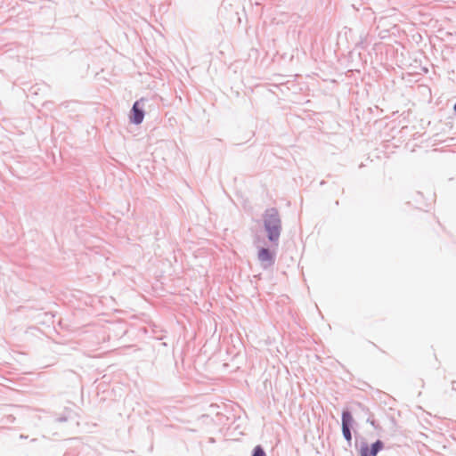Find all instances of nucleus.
<instances>
[{
    "label": "nucleus",
    "mask_w": 456,
    "mask_h": 456,
    "mask_svg": "<svg viewBox=\"0 0 456 456\" xmlns=\"http://www.w3.org/2000/svg\"><path fill=\"white\" fill-rule=\"evenodd\" d=\"M384 447V444L381 441L378 440L375 442L370 448H369V455L376 456L379 451H381Z\"/></svg>",
    "instance_id": "4"
},
{
    "label": "nucleus",
    "mask_w": 456,
    "mask_h": 456,
    "mask_svg": "<svg viewBox=\"0 0 456 456\" xmlns=\"http://www.w3.org/2000/svg\"><path fill=\"white\" fill-rule=\"evenodd\" d=\"M360 454H361V456H370L369 455V447L367 445L362 446Z\"/></svg>",
    "instance_id": "7"
},
{
    "label": "nucleus",
    "mask_w": 456,
    "mask_h": 456,
    "mask_svg": "<svg viewBox=\"0 0 456 456\" xmlns=\"http://www.w3.org/2000/svg\"><path fill=\"white\" fill-rule=\"evenodd\" d=\"M264 224L269 240L277 242L281 230L278 211L273 208L268 210L264 216Z\"/></svg>",
    "instance_id": "1"
},
{
    "label": "nucleus",
    "mask_w": 456,
    "mask_h": 456,
    "mask_svg": "<svg viewBox=\"0 0 456 456\" xmlns=\"http://www.w3.org/2000/svg\"><path fill=\"white\" fill-rule=\"evenodd\" d=\"M352 421H353L352 415L348 411H343V413H342V425L346 424V427L347 426L349 427Z\"/></svg>",
    "instance_id": "5"
},
{
    "label": "nucleus",
    "mask_w": 456,
    "mask_h": 456,
    "mask_svg": "<svg viewBox=\"0 0 456 456\" xmlns=\"http://www.w3.org/2000/svg\"><path fill=\"white\" fill-rule=\"evenodd\" d=\"M342 431H343V435H344V437L348 441L350 442L351 439H352V436H351V432H350V429H349V427L345 424V425H342Z\"/></svg>",
    "instance_id": "6"
},
{
    "label": "nucleus",
    "mask_w": 456,
    "mask_h": 456,
    "mask_svg": "<svg viewBox=\"0 0 456 456\" xmlns=\"http://www.w3.org/2000/svg\"><path fill=\"white\" fill-rule=\"evenodd\" d=\"M252 456H256V449L254 450Z\"/></svg>",
    "instance_id": "9"
},
{
    "label": "nucleus",
    "mask_w": 456,
    "mask_h": 456,
    "mask_svg": "<svg viewBox=\"0 0 456 456\" xmlns=\"http://www.w3.org/2000/svg\"><path fill=\"white\" fill-rule=\"evenodd\" d=\"M453 108H454V110L456 111V103L454 104V107H453Z\"/></svg>",
    "instance_id": "10"
},
{
    "label": "nucleus",
    "mask_w": 456,
    "mask_h": 456,
    "mask_svg": "<svg viewBox=\"0 0 456 456\" xmlns=\"http://www.w3.org/2000/svg\"><path fill=\"white\" fill-rule=\"evenodd\" d=\"M258 456H265L264 451L258 447Z\"/></svg>",
    "instance_id": "8"
},
{
    "label": "nucleus",
    "mask_w": 456,
    "mask_h": 456,
    "mask_svg": "<svg viewBox=\"0 0 456 456\" xmlns=\"http://www.w3.org/2000/svg\"><path fill=\"white\" fill-rule=\"evenodd\" d=\"M258 258L261 260L264 266H268L273 264V254L268 249L263 248L258 254Z\"/></svg>",
    "instance_id": "3"
},
{
    "label": "nucleus",
    "mask_w": 456,
    "mask_h": 456,
    "mask_svg": "<svg viewBox=\"0 0 456 456\" xmlns=\"http://www.w3.org/2000/svg\"><path fill=\"white\" fill-rule=\"evenodd\" d=\"M144 114L142 110L139 108V102H135L133 109H132V117L131 119L134 124H140L143 120Z\"/></svg>",
    "instance_id": "2"
}]
</instances>
